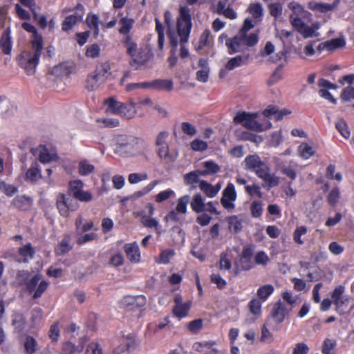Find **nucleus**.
I'll list each match as a JSON object with an SVG mask.
<instances>
[{
  "instance_id": "49530a36",
  "label": "nucleus",
  "mask_w": 354,
  "mask_h": 354,
  "mask_svg": "<svg viewBox=\"0 0 354 354\" xmlns=\"http://www.w3.org/2000/svg\"><path fill=\"white\" fill-rule=\"evenodd\" d=\"M268 10L271 16L275 19L279 18L282 15L283 6L279 2L272 3L268 5Z\"/></svg>"
},
{
  "instance_id": "603ef678",
  "label": "nucleus",
  "mask_w": 354,
  "mask_h": 354,
  "mask_svg": "<svg viewBox=\"0 0 354 354\" xmlns=\"http://www.w3.org/2000/svg\"><path fill=\"white\" fill-rule=\"evenodd\" d=\"M100 54V47L97 44H93L86 47L85 55L90 58H97Z\"/></svg>"
},
{
  "instance_id": "c9c22d12",
  "label": "nucleus",
  "mask_w": 354,
  "mask_h": 354,
  "mask_svg": "<svg viewBox=\"0 0 354 354\" xmlns=\"http://www.w3.org/2000/svg\"><path fill=\"white\" fill-rule=\"evenodd\" d=\"M0 48L5 55H8L11 52L12 44L9 33L6 32L0 40Z\"/></svg>"
},
{
  "instance_id": "c756f323",
  "label": "nucleus",
  "mask_w": 354,
  "mask_h": 354,
  "mask_svg": "<svg viewBox=\"0 0 354 354\" xmlns=\"http://www.w3.org/2000/svg\"><path fill=\"white\" fill-rule=\"evenodd\" d=\"M159 183L160 181L158 180H154L151 181L140 190L134 192L132 194L131 198L133 199H137L140 197H142L143 196L149 194L151 190H153L155 188V187L159 184Z\"/></svg>"
},
{
  "instance_id": "a211bd4d",
  "label": "nucleus",
  "mask_w": 354,
  "mask_h": 354,
  "mask_svg": "<svg viewBox=\"0 0 354 354\" xmlns=\"http://www.w3.org/2000/svg\"><path fill=\"white\" fill-rule=\"evenodd\" d=\"M337 6V4L327 3L323 2H317L311 1L308 3V8L315 12L326 14L327 12L333 11Z\"/></svg>"
},
{
  "instance_id": "4c0bfd02",
  "label": "nucleus",
  "mask_w": 354,
  "mask_h": 354,
  "mask_svg": "<svg viewBox=\"0 0 354 354\" xmlns=\"http://www.w3.org/2000/svg\"><path fill=\"white\" fill-rule=\"evenodd\" d=\"M19 253L24 257V262H27L29 259L33 258L35 250L30 243H28L19 249Z\"/></svg>"
},
{
  "instance_id": "aec40b11",
  "label": "nucleus",
  "mask_w": 354,
  "mask_h": 354,
  "mask_svg": "<svg viewBox=\"0 0 354 354\" xmlns=\"http://www.w3.org/2000/svg\"><path fill=\"white\" fill-rule=\"evenodd\" d=\"M148 89L164 90L171 91L173 90L171 80L158 79L151 82H147Z\"/></svg>"
},
{
  "instance_id": "f8f14e48",
  "label": "nucleus",
  "mask_w": 354,
  "mask_h": 354,
  "mask_svg": "<svg viewBox=\"0 0 354 354\" xmlns=\"http://www.w3.org/2000/svg\"><path fill=\"white\" fill-rule=\"evenodd\" d=\"M32 152L34 156L43 164H48L58 160V156L54 151L48 149L45 146L40 145L36 149H32Z\"/></svg>"
},
{
  "instance_id": "338daca9",
  "label": "nucleus",
  "mask_w": 354,
  "mask_h": 354,
  "mask_svg": "<svg viewBox=\"0 0 354 354\" xmlns=\"http://www.w3.org/2000/svg\"><path fill=\"white\" fill-rule=\"evenodd\" d=\"M245 190L251 196H256L258 198H261L263 196L260 187L257 184L246 185Z\"/></svg>"
},
{
  "instance_id": "2f4dec72",
  "label": "nucleus",
  "mask_w": 354,
  "mask_h": 354,
  "mask_svg": "<svg viewBox=\"0 0 354 354\" xmlns=\"http://www.w3.org/2000/svg\"><path fill=\"white\" fill-rule=\"evenodd\" d=\"M134 24V20L131 18L123 17L120 21L119 24L120 25V28L119 29V32L122 35H129V32L133 27Z\"/></svg>"
},
{
  "instance_id": "f704fd0d",
  "label": "nucleus",
  "mask_w": 354,
  "mask_h": 354,
  "mask_svg": "<svg viewBox=\"0 0 354 354\" xmlns=\"http://www.w3.org/2000/svg\"><path fill=\"white\" fill-rule=\"evenodd\" d=\"M274 290V288L272 285L266 284L261 286L257 290V295L261 299L266 301L268 297L273 293Z\"/></svg>"
},
{
  "instance_id": "6ab92c4d",
  "label": "nucleus",
  "mask_w": 354,
  "mask_h": 354,
  "mask_svg": "<svg viewBox=\"0 0 354 354\" xmlns=\"http://www.w3.org/2000/svg\"><path fill=\"white\" fill-rule=\"evenodd\" d=\"M287 313L288 312L285 304L279 301L274 305L271 315L275 322L280 324L284 320Z\"/></svg>"
},
{
  "instance_id": "0e129e2a",
  "label": "nucleus",
  "mask_w": 354,
  "mask_h": 354,
  "mask_svg": "<svg viewBox=\"0 0 354 354\" xmlns=\"http://www.w3.org/2000/svg\"><path fill=\"white\" fill-rule=\"evenodd\" d=\"M337 342L333 339H326L322 345V352L323 354H331V351L336 346Z\"/></svg>"
},
{
  "instance_id": "1a4fd4ad",
  "label": "nucleus",
  "mask_w": 354,
  "mask_h": 354,
  "mask_svg": "<svg viewBox=\"0 0 354 354\" xmlns=\"http://www.w3.org/2000/svg\"><path fill=\"white\" fill-rule=\"evenodd\" d=\"M57 207L62 216L67 217L69 211H75L77 209V204H73V199L64 194L59 193L57 196Z\"/></svg>"
},
{
  "instance_id": "052dcab7",
  "label": "nucleus",
  "mask_w": 354,
  "mask_h": 354,
  "mask_svg": "<svg viewBox=\"0 0 354 354\" xmlns=\"http://www.w3.org/2000/svg\"><path fill=\"white\" fill-rule=\"evenodd\" d=\"M174 254L175 252L174 250L167 249L162 250L160 254L158 263L163 264L168 263Z\"/></svg>"
},
{
  "instance_id": "7c9ffc66",
  "label": "nucleus",
  "mask_w": 354,
  "mask_h": 354,
  "mask_svg": "<svg viewBox=\"0 0 354 354\" xmlns=\"http://www.w3.org/2000/svg\"><path fill=\"white\" fill-rule=\"evenodd\" d=\"M122 43L127 49V54L132 58L133 55H135L136 51L139 49L138 48L136 43L130 35L125 36L122 40Z\"/></svg>"
},
{
  "instance_id": "69168bd1",
  "label": "nucleus",
  "mask_w": 354,
  "mask_h": 354,
  "mask_svg": "<svg viewBox=\"0 0 354 354\" xmlns=\"http://www.w3.org/2000/svg\"><path fill=\"white\" fill-rule=\"evenodd\" d=\"M85 354H104L101 345L95 342H91L86 348Z\"/></svg>"
},
{
  "instance_id": "393cba45",
  "label": "nucleus",
  "mask_w": 354,
  "mask_h": 354,
  "mask_svg": "<svg viewBox=\"0 0 354 354\" xmlns=\"http://www.w3.org/2000/svg\"><path fill=\"white\" fill-rule=\"evenodd\" d=\"M157 153L158 157L167 163L173 162L176 160V157L170 153L168 145L158 147Z\"/></svg>"
},
{
  "instance_id": "ddd939ff",
  "label": "nucleus",
  "mask_w": 354,
  "mask_h": 354,
  "mask_svg": "<svg viewBox=\"0 0 354 354\" xmlns=\"http://www.w3.org/2000/svg\"><path fill=\"white\" fill-rule=\"evenodd\" d=\"M243 165L245 169L252 171L256 175L267 165L257 154L247 156L244 159Z\"/></svg>"
},
{
  "instance_id": "0eeeda50",
  "label": "nucleus",
  "mask_w": 354,
  "mask_h": 354,
  "mask_svg": "<svg viewBox=\"0 0 354 354\" xmlns=\"http://www.w3.org/2000/svg\"><path fill=\"white\" fill-rule=\"evenodd\" d=\"M258 116L257 113H248L243 111L238 113L234 118V122L241 124L245 129L256 132H261L264 130L263 125L256 120Z\"/></svg>"
},
{
  "instance_id": "13d9d810",
  "label": "nucleus",
  "mask_w": 354,
  "mask_h": 354,
  "mask_svg": "<svg viewBox=\"0 0 354 354\" xmlns=\"http://www.w3.org/2000/svg\"><path fill=\"white\" fill-rule=\"evenodd\" d=\"M270 261L268 254L263 251H259L254 255V262L256 264L266 266Z\"/></svg>"
},
{
  "instance_id": "c03bdc74",
  "label": "nucleus",
  "mask_w": 354,
  "mask_h": 354,
  "mask_svg": "<svg viewBox=\"0 0 354 354\" xmlns=\"http://www.w3.org/2000/svg\"><path fill=\"white\" fill-rule=\"evenodd\" d=\"M94 165L90 164L87 160L80 161L78 165V171L82 176H88L93 172Z\"/></svg>"
},
{
  "instance_id": "dca6fc26",
  "label": "nucleus",
  "mask_w": 354,
  "mask_h": 354,
  "mask_svg": "<svg viewBox=\"0 0 354 354\" xmlns=\"http://www.w3.org/2000/svg\"><path fill=\"white\" fill-rule=\"evenodd\" d=\"M146 303V297L142 295L137 296L128 295L122 299V304L131 308L142 307L145 306Z\"/></svg>"
},
{
  "instance_id": "9b49d317",
  "label": "nucleus",
  "mask_w": 354,
  "mask_h": 354,
  "mask_svg": "<svg viewBox=\"0 0 354 354\" xmlns=\"http://www.w3.org/2000/svg\"><path fill=\"white\" fill-rule=\"evenodd\" d=\"M164 19L167 26V35L172 46V53H174L178 45V30H175L172 26V17L169 11L167 10L164 13Z\"/></svg>"
},
{
  "instance_id": "e2e57ef3",
  "label": "nucleus",
  "mask_w": 354,
  "mask_h": 354,
  "mask_svg": "<svg viewBox=\"0 0 354 354\" xmlns=\"http://www.w3.org/2000/svg\"><path fill=\"white\" fill-rule=\"evenodd\" d=\"M339 196H340V192H339V188L337 187L333 188L328 195V197H327L328 203L330 205L335 206L337 204V203L338 202Z\"/></svg>"
},
{
  "instance_id": "de8ad7c7",
  "label": "nucleus",
  "mask_w": 354,
  "mask_h": 354,
  "mask_svg": "<svg viewBox=\"0 0 354 354\" xmlns=\"http://www.w3.org/2000/svg\"><path fill=\"white\" fill-rule=\"evenodd\" d=\"M335 127L344 138H349L351 133L345 120L339 119L335 123Z\"/></svg>"
},
{
  "instance_id": "3c124183",
  "label": "nucleus",
  "mask_w": 354,
  "mask_h": 354,
  "mask_svg": "<svg viewBox=\"0 0 354 354\" xmlns=\"http://www.w3.org/2000/svg\"><path fill=\"white\" fill-rule=\"evenodd\" d=\"M229 229L234 232H238L242 229V223L240 219L236 216H230L228 218Z\"/></svg>"
},
{
  "instance_id": "473e14b6",
  "label": "nucleus",
  "mask_w": 354,
  "mask_h": 354,
  "mask_svg": "<svg viewBox=\"0 0 354 354\" xmlns=\"http://www.w3.org/2000/svg\"><path fill=\"white\" fill-rule=\"evenodd\" d=\"M68 191L70 194L74 198L82 192L84 187V183L80 180H75L69 182Z\"/></svg>"
},
{
  "instance_id": "6e6d98bb",
  "label": "nucleus",
  "mask_w": 354,
  "mask_h": 354,
  "mask_svg": "<svg viewBox=\"0 0 354 354\" xmlns=\"http://www.w3.org/2000/svg\"><path fill=\"white\" fill-rule=\"evenodd\" d=\"M250 212L253 217H260L263 212V203L257 201H253L250 205Z\"/></svg>"
},
{
  "instance_id": "b1692460",
  "label": "nucleus",
  "mask_w": 354,
  "mask_h": 354,
  "mask_svg": "<svg viewBox=\"0 0 354 354\" xmlns=\"http://www.w3.org/2000/svg\"><path fill=\"white\" fill-rule=\"evenodd\" d=\"M31 199L24 196H18L12 201V205L21 210H27L31 206Z\"/></svg>"
},
{
  "instance_id": "09e8293b",
  "label": "nucleus",
  "mask_w": 354,
  "mask_h": 354,
  "mask_svg": "<svg viewBox=\"0 0 354 354\" xmlns=\"http://www.w3.org/2000/svg\"><path fill=\"white\" fill-rule=\"evenodd\" d=\"M299 153L301 157L308 159L314 154V150L307 143H302L298 148Z\"/></svg>"
},
{
  "instance_id": "39448f33",
  "label": "nucleus",
  "mask_w": 354,
  "mask_h": 354,
  "mask_svg": "<svg viewBox=\"0 0 354 354\" xmlns=\"http://www.w3.org/2000/svg\"><path fill=\"white\" fill-rule=\"evenodd\" d=\"M259 41L257 33H250L248 37L238 33L234 37L227 39L225 46L227 48L228 53L230 55L239 52H243L248 47L254 46Z\"/></svg>"
},
{
  "instance_id": "58836bf2",
  "label": "nucleus",
  "mask_w": 354,
  "mask_h": 354,
  "mask_svg": "<svg viewBox=\"0 0 354 354\" xmlns=\"http://www.w3.org/2000/svg\"><path fill=\"white\" fill-rule=\"evenodd\" d=\"M346 44L345 40L343 38H335L326 41L324 47L328 50H333L337 48L344 47Z\"/></svg>"
},
{
  "instance_id": "72a5a7b5",
  "label": "nucleus",
  "mask_w": 354,
  "mask_h": 354,
  "mask_svg": "<svg viewBox=\"0 0 354 354\" xmlns=\"http://www.w3.org/2000/svg\"><path fill=\"white\" fill-rule=\"evenodd\" d=\"M83 351L82 346H76L71 342H66L63 344L62 353L63 354H75L81 353Z\"/></svg>"
},
{
  "instance_id": "9d476101",
  "label": "nucleus",
  "mask_w": 354,
  "mask_h": 354,
  "mask_svg": "<svg viewBox=\"0 0 354 354\" xmlns=\"http://www.w3.org/2000/svg\"><path fill=\"white\" fill-rule=\"evenodd\" d=\"M263 181L262 186L269 190L270 188L277 187L279 183V178L272 173L270 168L267 165L257 175Z\"/></svg>"
},
{
  "instance_id": "cd10ccee",
  "label": "nucleus",
  "mask_w": 354,
  "mask_h": 354,
  "mask_svg": "<svg viewBox=\"0 0 354 354\" xmlns=\"http://www.w3.org/2000/svg\"><path fill=\"white\" fill-rule=\"evenodd\" d=\"M104 104L107 106L106 112L116 115H118V113H122L120 111L122 102L115 100L113 97L106 99Z\"/></svg>"
},
{
  "instance_id": "a18cd8bd",
  "label": "nucleus",
  "mask_w": 354,
  "mask_h": 354,
  "mask_svg": "<svg viewBox=\"0 0 354 354\" xmlns=\"http://www.w3.org/2000/svg\"><path fill=\"white\" fill-rule=\"evenodd\" d=\"M176 196L175 192L172 190L171 189H167L163 191H161L155 196V201L156 202L160 203L166 200H168L169 198L171 197H174Z\"/></svg>"
},
{
  "instance_id": "f3484780",
  "label": "nucleus",
  "mask_w": 354,
  "mask_h": 354,
  "mask_svg": "<svg viewBox=\"0 0 354 354\" xmlns=\"http://www.w3.org/2000/svg\"><path fill=\"white\" fill-rule=\"evenodd\" d=\"M127 257L132 263H138L140 260V253L136 242L127 243L124 247Z\"/></svg>"
},
{
  "instance_id": "20e7f679",
  "label": "nucleus",
  "mask_w": 354,
  "mask_h": 354,
  "mask_svg": "<svg viewBox=\"0 0 354 354\" xmlns=\"http://www.w3.org/2000/svg\"><path fill=\"white\" fill-rule=\"evenodd\" d=\"M115 140L117 150L130 156L143 153L147 147L143 140L132 136L120 135L116 137Z\"/></svg>"
},
{
  "instance_id": "5fc2aeb1",
  "label": "nucleus",
  "mask_w": 354,
  "mask_h": 354,
  "mask_svg": "<svg viewBox=\"0 0 354 354\" xmlns=\"http://www.w3.org/2000/svg\"><path fill=\"white\" fill-rule=\"evenodd\" d=\"M37 342L35 338L31 336H28L24 343V347L27 353L33 354L37 350Z\"/></svg>"
},
{
  "instance_id": "7ed1b4c3",
  "label": "nucleus",
  "mask_w": 354,
  "mask_h": 354,
  "mask_svg": "<svg viewBox=\"0 0 354 354\" xmlns=\"http://www.w3.org/2000/svg\"><path fill=\"white\" fill-rule=\"evenodd\" d=\"M31 50L23 51L17 58L18 64L22 68L27 75L35 74L39 58L43 50V44H41V39L37 37L32 42Z\"/></svg>"
},
{
  "instance_id": "e433bc0d",
  "label": "nucleus",
  "mask_w": 354,
  "mask_h": 354,
  "mask_svg": "<svg viewBox=\"0 0 354 354\" xmlns=\"http://www.w3.org/2000/svg\"><path fill=\"white\" fill-rule=\"evenodd\" d=\"M142 223L147 227H154L158 234H160V227L158 221L150 216L144 215L142 216Z\"/></svg>"
},
{
  "instance_id": "423d86ee",
  "label": "nucleus",
  "mask_w": 354,
  "mask_h": 354,
  "mask_svg": "<svg viewBox=\"0 0 354 354\" xmlns=\"http://www.w3.org/2000/svg\"><path fill=\"white\" fill-rule=\"evenodd\" d=\"M110 70V64L108 62L98 65L96 69L88 75L86 80V88L90 91L98 89L106 82Z\"/></svg>"
},
{
  "instance_id": "ea45409f",
  "label": "nucleus",
  "mask_w": 354,
  "mask_h": 354,
  "mask_svg": "<svg viewBox=\"0 0 354 354\" xmlns=\"http://www.w3.org/2000/svg\"><path fill=\"white\" fill-rule=\"evenodd\" d=\"M190 202V197L189 195H185L178 198L176 210L178 213L185 214L187 212V206Z\"/></svg>"
},
{
  "instance_id": "37998d69",
  "label": "nucleus",
  "mask_w": 354,
  "mask_h": 354,
  "mask_svg": "<svg viewBox=\"0 0 354 354\" xmlns=\"http://www.w3.org/2000/svg\"><path fill=\"white\" fill-rule=\"evenodd\" d=\"M198 187L203 192L205 195L209 198H214L216 196L214 187L212 184L205 180L199 181Z\"/></svg>"
},
{
  "instance_id": "f257e3e1",
  "label": "nucleus",
  "mask_w": 354,
  "mask_h": 354,
  "mask_svg": "<svg viewBox=\"0 0 354 354\" xmlns=\"http://www.w3.org/2000/svg\"><path fill=\"white\" fill-rule=\"evenodd\" d=\"M288 8L292 11L290 15V23L292 27L304 38L317 37L319 36L317 30L319 29V24L313 23L311 26L306 24L303 19H309L312 15L305 10L304 7L296 1L288 3Z\"/></svg>"
},
{
  "instance_id": "2eb2a0df",
  "label": "nucleus",
  "mask_w": 354,
  "mask_h": 354,
  "mask_svg": "<svg viewBox=\"0 0 354 354\" xmlns=\"http://www.w3.org/2000/svg\"><path fill=\"white\" fill-rule=\"evenodd\" d=\"M84 15V9L82 6H80V8H77L76 12L65 18L62 23V30H70L77 23L82 21Z\"/></svg>"
},
{
  "instance_id": "680f3d73",
  "label": "nucleus",
  "mask_w": 354,
  "mask_h": 354,
  "mask_svg": "<svg viewBox=\"0 0 354 354\" xmlns=\"http://www.w3.org/2000/svg\"><path fill=\"white\" fill-rule=\"evenodd\" d=\"M191 149L195 151H204L207 149V143L201 139H194L190 143Z\"/></svg>"
},
{
  "instance_id": "8fccbe9b",
  "label": "nucleus",
  "mask_w": 354,
  "mask_h": 354,
  "mask_svg": "<svg viewBox=\"0 0 354 354\" xmlns=\"http://www.w3.org/2000/svg\"><path fill=\"white\" fill-rule=\"evenodd\" d=\"M180 129L183 133L190 137L195 136L197 133L195 126L189 122H182L180 123Z\"/></svg>"
},
{
  "instance_id": "774afa93",
  "label": "nucleus",
  "mask_w": 354,
  "mask_h": 354,
  "mask_svg": "<svg viewBox=\"0 0 354 354\" xmlns=\"http://www.w3.org/2000/svg\"><path fill=\"white\" fill-rule=\"evenodd\" d=\"M340 97L344 101L354 100V87L348 86L344 88L341 93Z\"/></svg>"
},
{
  "instance_id": "5701e85b",
  "label": "nucleus",
  "mask_w": 354,
  "mask_h": 354,
  "mask_svg": "<svg viewBox=\"0 0 354 354\" xmlns=\"http://www.w3.org/2000/svg\"><path fill=\"white\" fill-rule=\"evenodd\" d=\"M120 111L122 113H118V115L126 118L127 119L133 118L135 117L136 114V103L131 100L130 101L129 104H127L122 102Z\"/></svg>"
},
{
  "instance_id": "79ce46f5",
  "label": "nucleus",
  "mask_w": 354,
  "mask_h": 354,
  "mask_svg": "<svg viewBox=\"0 0 354 354\" xmlns=\"http://www.w3.org/2000/svg\"><path fill=\"white\" fill-rule=\"evenodd\" d=\"M70 245V237H64L60 243L56 248V253L59 255H63L71 250Z\"/></svg>"
},
{
  "instance_id": "bb28decb",
  "label": "nucleus",
  "mask_w": 354,
  "mask_h": 354,
  "mask_svg": "<svg viewBox=\"0 0 354 354\" xmlns=\"http://www.w3.org/2000/svg\"><path fill=\"white\" fill-rule=\"evenodd\" d=\"M205 170L198 171L199 174L202 176L214 174L220 170V167L214 161L207 160L203 162Z\"/></svg>"
},
{
  "instance_id": "412c9836",
  "label": "nucleus",
  "mask_w": 354,
  "mask_h": 354,
  "mask_svg": "<svg viewBox=\"0 0 354 354\" xmlns=\"http://www.w3.org/2000/svg\"><path fill=\"white\" fill-rule=\"evenodd\" d=\"M86 23L90 30L93 31L94 38H97L100 33L99 25L100 19L99 17L95 14L89 13L87 15L86 19Z\"/></svg>"
},
{
  "instance_id": "a19ab883",
  "label": "nucleus",
  "mask_w": 354,
  "mask_h": 354,
  "mask_svg": "<svg viewBox=\"0 0 354 354\" xmlns=\"http://www.w3.org/2000/svg\"><path fill=\"white\" fill-rule=\"evenodd\" d=\"M246 59L241 55H237L231 58L225 64V68L228 71H232L237 67L242 66Z\"/></svg>"
},
{
  "instance_id": "a878e982",
  "label": "nucleus",
  "mask_w": 354,
  "mask_h": 354,
  "mask_svg": "<svg viewBox=\"0 0 354 354\" xmlns=\"http://www.w3.org/2000/svg\"><path fill=\"white\" fill-rule=\"evenodd\" d=\"M205 201L200 194L194 195L191 202V207L194 212L196 213L205 212Z\"/></svg>"
},
{
  "instance_id": "4d7b16f0",
  "label": "nucleus",
  "mask_w": 354,
  "mask_h": 354,
  "mask_svg": "<svg viewBox=\"0 0 354 354\" xmlns=\"http://www.w3.org/2000/svg\"><path fill=\"white\" fill-rule=\"evenodd\" d=\"M248 10L255 19H259L263 15V7L259 3L250 4L248 8Z\"/></svg>"
},
{
  "instance_id": "6e6552de",
  "label": "nucleus",
  "mask_w": 354,
  "mask_h": 354,
  "mask_svg": "<svg viewBox=\"0 0 354 354\" xmlns=\"http://www.w3.org/2000/svg\"><path fill=\"white\" fill-rule=\"evenodd\" d=\"M237 198L234 185L229 183L222 192L221 203L227 211H232L235 208L234 202Z\"/></svg>"
},
{
  "instance_id": "f03ea898",
  "label": "nucleus",
  "mask_w": 354,
  "mask_h": 354,
  "mask_svg": "<svg viewBox=\"0 0 354 354\" xmlns=\"http://www.w3.org/2000/svg\"><path fill=\"white\" fill-rule=\"evenodd\" d=\"M192 28V18L190 8L186 6H181L177 19V30L178 44L180 46V55L182 58H185L189 55V50L186 48V44L189 41Z\"/></svg>"
},
{
  "instance_id": "864d4df0",
  "label": "nucleus",
  "mask_w": 354,
  "mask_h": 354,
  "mask_svg": "<svg viewBox=\"0 0 354 354\" xmlns=\"http://www.w3.org/2000/svg\"><path fill=\"white\" fill-rule=\"evenodd\" d=\"M308 232L307 227L305 226L297 227L293 233V240L299 245L304 244L301 236L306 234Z\"/></svg>"
},
{
  "instance_id": "4468645a",
  "label": "nucleus",
  "mask_w": 354,
  "mask_h": 354,
  "mask_svg": "<svg viewBox=\"0 0 354 354\" xmlns=\"http://www.w3.org/2000/svg\"><path fill=\"white\" fill-rule=\"evenodd\" d=\"M151 48L147 46L140 47L135 53L133 55L131 58V66L136 65L138 68L145 63H147L152 57Z\"/></svg>"
},
{
  "instance_id": "c85d7f7f",
  "label": "nucleus",
  "mask_w": 354,
  "mask_h": 354,
  "mask_svg": "<svg viewBox=\"0 0 354 354\" xmlns=\"http://www.w3.org/2000/svg\"><path fill=\"white\" fill-rule=\"evenodd\" d=\"M190 307L191 302L189 301L185 302L184 304L174 306L173 308V313L176 317L181 319L187 316Z\"/></svg>"
},
{
  "instance_id": "bf43d9fd",
  "label": "nucleus",
  "mask_w": 354,
  "mask_h": 354,
  "mask_svg": "<svg viewBox=\"0 0 354 354\" xmlns=\"http://www.w3.org/2000/svg\"><path fill=\"white\" fill-rule=\"evenodd\" d=\"M147 179L148 175L146 173H131L128 176V180L131 184H136Z\"/></svg>"
},
{
  "instance_id": "4be33fe9",
  "label": "nucleus",
  "mask_w": 354,
  "mask_h": 354,
  "mask_svg": "<svg viewBox=\"0 0 354 354\" xmlns=\"http://www.w3.org/2000/svg\"><path fill=\"white\" fill-rule=\"evenodd\" d=\"M42 178L41 169L37 163L32 165L26 172V180L32 183H36L39 179Z\"/></svg>"
}]
</instances>
